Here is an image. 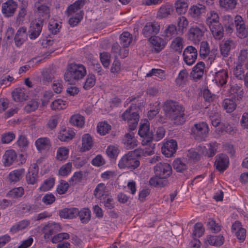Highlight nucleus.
<instances>
[{
  "instance_id": "338daca9",
  "label": "nucleus",
  "mask_w": 248,
  "mask_h": 248,
  "mask_svg": "<svg viewBox=\"0 0 248 248\" xmlns=\"http://www.w3.org/2000/svg\"><path fill=\"white\" fill-rule=\"evenodd\" d=\"M165 33L166 37L170 39L177 34L176 27L173 25H169L165 30Z\"/></svg>"
},
{
  "instance_id": "cd10ccee",
  "label": "nucleus",
  "mask_w": 248,
  "mask_h": 248,
  "mask_svg": "<svg viewBox=\"0 0 248 248\" xmlns=\"http://www.w3.org/2000/svg\"><path fill=\"white\" fill-rule=\"evenodd\" d=\"M24 173L25 170L23 168L15 170L9 173V179L11 182L18 181L23 177Z\"/></svg>"
},
{
  "instance_id": "473e14b6",
  "label": "nucleus",
  "mask_w": 248,
  "mask_h": 248,
  "mask_svg": "<svg viewBox=\"0 0 248 248\" xmlns=\"http://www.w3.org/2000/svg\"><path fill=\"white\" fill-rule=\"evenodd\" d=\"M228 78V73L224 70L219 71L216 73V80L221 86L226 84Z\"/></svg>"
},
{
  "instance_id": "3c124183",
  "label": "nucleus",
  "mask_w": 248,
  "mask_h": 248,
  "mask_svg": "<svg viewBox=\"0 0 248 248\" xmlns=\"http://www.w3.org/2000/svg\"><path fill=\"white\" fill-rule=\"evenodd\" d=\"M110 125L105 122L99 123L97 127L98 133L102 135H105L110 130Z\"/></svg>"
},
{
  "instance_id": "4be33fe9",
  "label": "nucleus",
  "mask_w": 248,
  "mask_h": 248,
  "mask_svg": "<svg viewBox=\"0 0 248 248\" xmlns=\"http://www.w3.org/2000/svg\"><path fill=\"white\" fill-rule=\"evenodd\" d=\"M233 17L229 15L223 16V24L227 33L231 34L234 30V21Z\"/></svg>"
},
{
  "instance_id": "f3484780",
  "label": "nucleus",
  "mask_w": 248,
  "mask_h": 248,
  "mask_svg": "<svg viewBox=\"0 0 248 248\" xmlns=\"http://www.w3.org/2000/svg\"><path fill=\"white\" fill-rule=\"evenodd\" d=\"M212 33L216 39L220 40L223 36L224 30L223 26L219 23L210 24Z\"/></svg>"
},
{
  "instance_id": "69168bd1",
  "label": "nucleus",
  "mask_w": 248,
  "mask_h": 248,
  "mask_svg": "<svg viewBox=\"0 0 248 248\" xmlns=\"http://www.w3.org/2000/svg\"><path fill=\"white\" fill-rule=\"evenodd\" d=\"M83 177V174L81 171L76 172L69 180V183L71 185H75L79 182Z\"/></svg>"
},
{
  "instance_id": "603ef678",
  "label": "nucleus",
  "mask_w": 248,
  "mask_h": 248,
  "mask_svg": "<svg viewBox=\"0 0 248 248\" xmlns=\"http://www.w3.org/2000/svg\"><path fill=\"white\" fill-rule=\"evenodd\" d=\"M24 193V190L22 187L14 188L8 192V195L12 198L21 197Z\"/></svg>"
},
{
  "instance_id": "de8ad7c7",
  "label": "nucleus",
  "mask_w": 248,
  "mask_h": 248,
  "mask_svg": "<svg viewBox=\"0 0 248 248\" xmlns=\"http://www.w3.org/2000/svg\"><path fill=\"white\" fill-rule=\"evenodd\" d=\"M188 78V73L186 69L181 70L178 75V77L175 79L176 84L180 86L184 84L187 80Z\"/></svg>"
},
{
  "instance_id": "4468645a",
  "label": "nucleus",
  "mask_w": 248,
  "mask_h": 248,
  "mask_svg": "<svg viewBox=\"0 0 248 248\" xmlns=\"http://www.w3.org/2000/svg\"><path fill=\"white\" fill-rule=\"evenodd\" d=\"M160 29V26L157 24L152 22L147 23L142 30V34L145 37L157 34Z\"/></svg>"
},
{
  "instance_id": "e2e57ef3",
  "label": "nucleus",
  "mask_w": 248,
  "mask_h": 248,
  "mask_svg": "<svg viewBox=\"0 0 248 248\" xmlns=\"http://www.w3.org/2000/svg\"><path fill=\"white\" fill-rule=\"evenodd\" d=\"M69 238V235L68 233L66 232H61L54 235L52 238V242L53 243H57L64 239H68Z\"/></svg>"
},
{
  "instance_id": "2f4dec72",
  "label": "nucleus",
  "mask_w": 248,
  "mask_h": 248,
  "mask_svg": "<svg viewBox=\"0 0 248 248\" xmlns=\"http://www.w3.org/2000/svg\"><path fill=\"white\" fill-rule=\"evenodd\" d=\"M173 6L170 5H162L159 9L157 13V16L160 18H164L170 15L173 12Z\"/></svg>"
},
{
  "instance_id": "bb28decb",
  "label": "nucleus",
  "mask_w": 248,
  "mask_h": 248,
  "mask_svg": "<svg viewBox=\"0 0 248 248\" xmlns=\"http://www.w3.org/2000/svg\"><path fill=\"white\" fill-rule=\"evenodd\" d=\"M186 160L185 159L177 158L173 162V167L176 171L183 172L187 169Z\"/></svg>"
},
{
  "instance_id": "864d4df0",
  "label": "nucleus",
  "mask_w": 248,
  "mask_h": 248,
  "mask_svg": "<svg viewBox=\"0 0 248 248\" xmlns=\"http://www.w3.org/2000/svg\"><path fill=\"white\" fill-rule=\"evenodd\" d=\"M65 103L61 99H56L51 103L50 107L53 110L62 109L65 108Z\"/></svg>"
},
{
  "instance_id": "a18cd8bd",
  "label": "nucleus",
  "mask_w": 248,
  "mask_h": 248,
  "mask_svg": "<svg viewBox=\"0 0 248 248\" xmlns=\"http://www.w3.org/2000/svg\"><path fill=\"white\" fill-rule=\"evenodd\" d=\"M95 77L93 74H89L88 75L86 81L83 86L84 89L88 90L93 87L95 84Z\"/></svg>"
},
{
  "instance_id": "1a4fd4ad",
  "label": "nucleus",
  "mask_w": 248,
  "mask_h": 248,
  "mask_svg": "<svg viewBox=\"0 0 248 248\" xmlns=\"http://www.w3.org/2000/svg\"><path fill=\"white\" fill-rule=\"evenodd\" d=\"M177 149V143L175 140H171L166 141L162 146V154L167 157H170L176 153Z\"/></svg>"
},
{
  "instance_id": "e433bc0d",
  "label": "nucleus",
  "mask_w": 248,
  "mask_h": 248,
  "mask_svg": "<svg viewBox=\"0 0 248 248\" xmlns=\"http://www.w3.org/2000/svg\"><path fill=\"white\" fill-rule=\"evenodd\" d=\"M83 151L89 150L93 146V140L91 136L88 134H84L82 136Z\"/></svg>"
},
{
  "instance_id": "c85d7f7f",
  "label": "nucleus",
  "mask_w": 248,
  "mask_h": 248,
  "mask_svg": "<svg viewBox=\"0 0 248 248\" xmlns=\"http://www.w3.org/2000/svg\"><path fill=\"white\" fill-rule=\"evenodd\" d=\"M222 106L227 112L231 113L236 108V103L233 98H226L223 100Z\"/></svg>"
},
{
  "instance_id": "0e129e2a",
  "label": "nucleus",
  "mask_w": 248,
  "mask_h": 248,
  "mask_svg": "<svg viewBox=\"0 0 248 248\" xmlns=\"http://www.w3.org/2000/svg\"><path fill=\"white\" fill-rule=\"evenodd\" d=\"M208 228L214 232L217 233L220 231V226L218 223H216V221L213 219L210 218L207 223Z\"/></svg>"
},
{
  "instance_id": "774afa93",
  "label": "nucleus",
  "mask_w": 248,
  "mask_h": 248,
  "mask_svg": "<svg viewBox=\"0 0 248 248\" xmlns=\"http://www.w3.org/2000/svg\"><path fill=\"white\" fill-rule=\"evenodd\" d=\"M72 164L70 163H66L61 167L59 170V173L62 176L67 175L71 171Z\"/></svg>"
},
{
  "instance_id": "5701e85b",
  "label": "nucleus",
  "mask_w": 248,
  "mask_h": 248,
  "mask_svg": "<svg viewBox=\"0 0 248 248\" xmlns=\"http://www.w3.org/2000/svg\"><path fill=\"white\" fill-rule=\"evenodd\" d=\"M74 131L71 128L62 129L58 135V138L62 141H66L72 140L75 136Z\"/></svg>"
},
{
  "instance_id": "ea45409f",
  "label": "nucleus",
  "mask_w": 248,
  "mask_h": 248,
  "mask_svg": "<svg viewBox=\"0 0 248 248\" xmlns=\"http://www.w3.org/2000/svg\"><path fill=\"white\" fill-rule=\"evenodd\" d=\"M224 237L222 235L209 236L208 239L209 243L212 246H220L223 244Z\"/></svg>"
},
{
  "instance_id": "2eb2a0df",
  "label": "nucleus",
  "mask_w": 248,
  "mask_h": 248,
  "mask_svg": "<svg viewBox=\"0 0 248 248\" xmlns=\"http://www.w3.org/2000/svg\"><path fill=\"white\" fill-rule=\"evenodd\" d=\"M203 32L199 27L193 26L188 31V38L193 41L199 42L201 40Z\"/></svg>"
},
{
  "instance_id": "c9c22d12",
  "label": "nucleus",
  "mask_w": 248,
  "mask_h": 248,
  "mask_svg": "<svg viewBox=\"0 0 248 248\" xmlns=\"http://www.w3.org/2000/svg\"><path fill=\"white\" fill-rule=\"evenodd\" d=\"M232 44V41L227 40L220 45V53L223 57H226L229 55Z\"/></svg>"
},
{
  "instance_id": "4d7b16f0",
  "label": "nucleus",
  "mask_w": 248,
  "mask_h": 248,
  "mask_svg": "<svg viewBox=\"0 0 248 248\" xmlns=\"http://www.w3.org/2000/svg\"><path fill=\"white\" fill-rule=\"evenodd\" d=\"M177 22L178 31L183 33L184 30L186 28L188 24L187 19L184 16L180 17Z\"/></svg>"
},
{
  "instance_id": "bf43d9fd",
  "label": "nucleus",
  "mask_w": 248,
  "mask_h": 248,
  "mask_svg": "<svg viewBox=\"0 0 248 248\" xmlns=\"http://www.w3.org/2000/svg\"><path fill=\"white\" fill-rule=\"evenodd\" d=\"M210 48L207 42H202L201 44L200 54L202 57L205 58L209 53Z\"/></svg>"
},
{
  "instance_id": "37998d69",
  "label": "nucleus",
  "mask_w": 248,
  "mask_h": 248,
  "mask_svg": "<svg viewBox=\"0 0 248 248\" xmlns=\"http://www.w3.org/2000/svg\"><path fill=\"white\" fill-rule=\"evenodd\" d=\"M44 229L48 230L49 235H52L54 233L61 231L62 229L61 225L59 223L55 222L48 223L45 225Z\"/></svg>"
},
{
  "instance_id": "052dcab7",
  "label": "nucleus",
  "mask_w": 248,
  "mask_h": 248,
  "mask_svg": "<svg viewBox=\"0 0 248 248\" xmlns=\"http://www.w3.org/2000/svg\"><path fill=\"white\" fill-rule=\"evenodd\" d=\"M206 21L208 23L216 24L219 22V16L217 13L214 11L210 13L209 16L207 18Z\"/></svg>"
},
{
  "instance_id": "6e6552de",
  "label": "nucleus",
  "mask_w": 248,
  "mask_h": 248,
  "mask_svg": "<svg viewBox=\"0 0 248 248\" xmlns=\"http://www.w3.org/2000/svg\"><path fill=\"white\" fill-rule=\"evenodd\" d=\"M183 56L185 62L188 65H191L197 59L198 56L197 50L193 46H188L184 50Z\"/></svg>"
},
{
  "instance_id": "a211bd4d",
  "label": "nucleus",
  "mask_w": 248,
  "mask_h": 248,
  "mask_svg": "<svg viewBox=\"0 0 248 248\" xmlns=\"http://www.w3.org/2000/svg\"><path fill=\"white\" fill-rule=\"evenodd\" d=\"M27 38L26 28L22 27L20 28L16 34L14 40L16 45L20 46Z\"/></svg>"
},
{
  "instance_id": "58836bf2",
  "label": "nucleus",
  "mask_w": 248,
  "mask_h": 248,
  "mask_svg": "<svg viewBox=\"0 0 248 248\" xmlns=\"http://www.w3.org/2000/svg\"><path fill=\"white\" fill-rule=\"evenodd\" d=\"M175 8L177 13L179 15L185 14L188 8V4L184 0H178L175 2Z\"/></svg>"
},
{
  "instance_id": "c03bdc74",
  "label": "nucleus",
  "mask_w": 248,
  "mask_h": 248,
  "mask_svg": "<svg viewBox=\"0 0 248 248\" xmlns=\"http://www.w3.org/2000/svg\"><path fill=\"white\" fill-rule=\"evenodd\" d=\"M233 73L234 76L238 79L242 80L244 78L245 72L243 65L241 63H237L233 68Z\"/></svg>"
},
{
  "instance_id": "4c0bfd02",
  "label": "nucleus",
  "mask_w": 248,
  "mask_h": 248,
  "mask_svg": "<svg viewBox=\"0 0 248 248\" xmlns=\"http://www.w3.org/2000/svg\"><path fill=\"white\" fill-rule=\"evenodd\" d=\"M38 207L35 204H21L19 206V210L23 213L31 214L38 211Z\"/></svg>"
},
{
  "instance_id": "aec40b11",
  "label": "nucleus",
  "mask_w": 248,
  "mask_h": 248,
  "mask_svg": "<svg viewBox=\"0 0 248 248\" xmlns=\"http://www.w3.org/2000/svg\"><path fill=\"white\" fill-rule=\"evenodd\" d=\"M150 42L155 47L156 53L160 52L165 46L166 43L164 40L156 36H153L149 38Z\"/></svg>"
},
{
  "instance_id": "9b49d317",
  "label": "nucleus",
  "mask_w": 248,
  "mask_h": 248,
  "mask_svg": "<svg viewBox=\"0 0 248 248\" xmlns=\"http://www.w3.org/2000/svg\"><path fill=\"white\" fill-rule=\"evenodd\" d=\"M228 164L229 158L226 155L221 154L216 156L215 166L219 171H224L227 168Z\"/></svg>"
},
{
  "instance_id": "ddd939ff",
  "label": "nucleus",
  "mask_w": 248,
  "mask_h": 248,
  "mask_svg": "<svg viewBox=\"0 0 248 248\" xmlns=\"http://www.w3.org/2000/svg\"><path fill=\"white\" fill-rule=\"evenodd\" d=\"M42 21H33L31 24L29 30V35L31 39L36 38L40 34L43 25Z\"/></svg>"
},
{
  "instance_id": "5fc2aeb1",
  "label": "nucleus",
  "mask_w": 248,
  "mask_h": 248,
  "mask_svg": "<svg viewBox=\"0 0 248 248\" xmlns=\"http://www.w3.org/2000/svg\"><path fill=\"white\" fill-rule=\"evenodd\" d=\"M68 155V150L66 147H61L58 149L57 153V158L60 160H65Z\"/></svg>"
},
{
  "instance_id": "680f3d73",
  "label": "nucleus",
  "mask_w": 248,
  "mask_h": 248,
  "mask_svg": "<svg viewBox=\"0 0 248 248\" xmlns=\"http://www.w3.org/2000/svg\"><path fill=\"white\" fill-rule=\"evenodd\" d=\"M101 201L108 209H111L114 207L113 200L109 195L107 196H106L105 197H103Z\"/></svg>"
},
{
  "instance_id": "393cba45",
  "label": "nucleus",
  "mask_w": 248,
  "mask_h": 248,
  "mask_svg": "<svg viewBox=\"0 0 248 248\" xmlns=\"http://www.w3.org/2000/svg\"><path fill=\"white\" fill-rule=\"evenodd\" d=\"M16 152L12 150H7L3 155L4 164L6 166H9L16 159Z\"/></svg>"
},
{
  "instance_id": "f03ea898",
  "label": "nucleus",
  "mask_w": 248,
  "mask_h": 248,
  "mask_svg": "<svg viewBox=\"0 0 248 248\" xmlns=\"http://www.w3.org/2000/svg\"><path fill=\"white\" fill-rule=\"evenodd\" d=\"M86 74V70L83 65L71 64L65 72L64 78L68 84H73L76 81L82 78Z\"/></svg>"
},
{
  "instance_id": "6ab92c4d",
  "label": "nucleus",
  "mask_w": 248,
  "mask_h": 248,
  "mask_svg": "<svg viewBox=\"0 0 248 248\" xmlns=\"http://www.w3.org/2000/svg\"><path fill=\"white\" fill-rule=\"evenodd\" d=\"M35 144L37 149L39 152H42L49 149L51 146V142L48 138L42 137L36 140Z\"/></svg>"
},
{
  "instance_id": "412c9836",
  "label": "nucleus",
  "mask_w": 248,
  "mask_h": 248,
  "mask_svg": "<svg viewBox=\"0 0 248 248\" xmlns=\"http://www.w3.org/2000/svg\"><path fill=\"white\" fill-rule=\"evenodd\" d=\"M205 64L203 62H200L193 67L191 75L194 79H200L203 75Z\"/></svg>"
},
{
  "instance_id": "49530a36",
  "label": "nucleus",
  "mask_w": 248,
  "mask_h": 248,
  "mask_svg": "<svg viewBox=\"0 0 248 248\" xmlns=\"http://www.w3.org/2000/svg\"><path fill=\"white\" fill-rule=\"evenodd\" d=\"M236 0H220V6L226 10H232L234 9L236 4Z\"/></svg>"
},
{
  "instance_id": "0eeeda50",
  "label": "nucleus",
  "mask_w": 248,
  "mask_h": 248,
  "mask_svg": "<svg viewBox=\"0 0 248 248\" xmlns=\"http://www.w3.org/2000/svg\"><path fill=\"white\" fill-rule=\"evenodd\" d=\"M154 172L156 177L160 179H166L172 173L171 166L167 163L160 162L154 167Z\"/></svg>"
},
{
  "instance_id": "423d86ee",
  "label": "nucleus",
  "mask_w": 248,
  "mask_h": 248,
  "mask_svg": "<svg viewBox=\"0 0 248 248\" xmlns=\"http://www.w3.org/2000/svg\"><path fill=\"white\" fill-rule=\"evenodd\" d=\"M138 133L140 137L143 138L141 141L143 145H148L151 146L153 139V133L152 131H150L149 123L148 121L141 124Z\"/></svg>"
},
{
  "instance_id": "79ce46f5",
  "label": "nucleus",
  "mask_w": 248,
  "mask_h": 248,
  "mask_svg": "<svg viewBox=\"0 0 248 248\" xmlns=\"http://www.w3.org/2000/svg\"><path fill=\"white\" fill-rule=\"evenodd\" d=\"M171 46L175 51L181 53L183 47L182 38L180 37H176L172 42Z\"/></svg>"
},
{
  "instance_id": "a878e982",
  "label": "nucleus",
  "mask_w": 248,
  "mask_h": 248,
  "mask_svg": "<svg viewBox=\"0 0 248 248\" xmlns=\"http://www.w3.org/2000/svg\"><path fill=\"white\" fill-rule=\"evenodd\" d=\"M123 142L127 149L134 148L137 145V140L134 137L133 134H126L123 139Z\"/></svg>"
},
{
  "instance_id": "39448f33",
  "label": "nucleus",
  "mask_w": 248,
  "mask_h": 248,
  "mask_svg": "<svg viewBox=\"0 0 248 248\" xmlns=\"http://www.w3.org/2000/svg\"><path fill=\"white\" fill-rule=\"evenodd\" d=\"M130 154L128 153L124 155L119 162L118 166L121 169L128 168L133 170L137 168L140 165V162L137 158H135Z\"/></svg>"
},
{
  "instance_id": "f257e3e1",
  "label": "nucleus",
  "mask_w": 248,
  "mask_h": 248,
  "mask_svg": "<svg viewBox=\"0 0 248 248\" xmlns=\"http://www.w3.org/2000/svg\"><path fill=\"white\" fill-rule=\"evenodd\" d=\"M163 108L166 116L174 124L180 125L185 122V108L179 102L167 100L164 103Z\"/></svg>"
},
{
  "instance_id": "09e8293b",
  "label": "nucleus",
  "mask_w": 248,
  "mask_h": 248,
  "mask_svg": "<svg viewBox=\"0 0 248 248\" xmlns=\"http://www.w3.org/2000/svg\"><path fill=\"white\" fill-rule=\"evenodd\" d=\"M83 12L80 11L79 13L76 14L74 17L70 18L68 22L70 26L74 27L76 26L81 21L83 18Z\"/></svg>"
},
{
  "instance_id": "b1692460",
  "label": "nucleus",
  "mask_w": 248,
  "mask_h": 248,
  "mask_svg": "<svg viewBox=\"0 0 248 248\" xmlns=\"http://www.w3.org/2000/svg\"><path fill=\"white\" fill-rule=\"evenodd\" d=\"M13 99L16 102H22L28 97L24 89L16 88L12 92Z\"/></svg>"
},
{
  "instance_id": "f704fd0d",
  "label": "nucleus",
  "mask_w": 248,
  "mask_h": 248,
  "mask_svg": "<svg viewBox=\"0 0 248 248\" xmlns=\"http://www.w3.org/2000/svg\"><path fill=\"white\" fill-rule=\"evenodd\" d=\"M78 216L81 222L82 223L86 224L91 220V212L88 208H83L79 211Z\"/></svg>"
},
{
  "instance_id": "13d9d810",
  "label": "nucleus",
  "mask_w": 248,
  "mask_h": 248,
  "mask_svg": "<svg viewBox=\"0 0 248 248\" xmlns=\"http://www.w3.org/2000/svg\"><path fill=\"white\" fill-rule=\"evenodd\" d=\"M204 232V228L201 223H197L194 227L193 235L196 237H201Z\"/></svg>"
},
{
  "instance_id": "c756f323",
  "label": "nucleus",
  "mask_w": 248,
  "mask_h": 248,
  "mask_svg": "<svg viewBox=\"0 0 248 248\" xmlns=\"http://www.w3.org/2000/svg\"><path fill=\"white\" fill-rule=\"evenodd\" d=\"M106 186L103 183H100L96 186L94 191V196L99 199L100 200L103 197H105L108 195L107 192L106 191Z\"/></svg>"
},
{
  "instance_id": "7c9ffc66",
  "label": "nucleus",
  "mask_w": 248,
  "mask_h": 248,
  "mask_svg": "<svg viewBox=\"0 0 248 248\" xmlns=\"http://www.w3.org/2000/svg\"><path fill=\"white\" fill-rule=\"evenodd\" d=\"M133 36L129 32L124 31L120 36V44L124 47H127L132 43Z\"/></svg>"
},
{
  "instance_id": "6e6d98bb",
  "label": "nucleus",
  "mask_w": 248,
  "mask_h": 248,
  "mask_svg": "<svg viewBox=\"0 0 248 248\" xmlns=\"http://www.w3.org/2000/svg\"><path fill=\"white\" fill-rule=\"evenodd\" d=\"M54 71L52 69H47L43 73V81L49 82L54 78Z\"/></svg>"
},
{
  "instance_id": "72a5a7b5",
  "label": "nucleus",
  "mask_w": 248,
  "mask_h": 248,
  "mask_svg": "<svg viewBox=\"0 0 248 248\" xmlns=\"http://www.w3.org/2000/svg\"><path fill=\"white\" fill-rule=\"evenodd\" d=\"M205 11V7L202 4L192 6L189 9L191 15L194 17H197Z\"/></svg>"
},
{
  "instance_id": "f8f14e48",
  "label": "nucleus",
  "mask_w": 248,
  "mask_h": 248,
  "mask_svg": "<svg viewBox=\"0 0 248 248\" xmlns=\"http://www.w3.org/2000/svg\"><path fill=\"white\" fill-rule=\"evenodd\" d=\"M17 5L13 0H8L2 4L1 11L5 16H11L15 13Z\"/></svg>"
},
{
  "instance_id": "7ed1b4c3",
  "label": "nucleus",
  "mask_w": 248,
  "mask_h": 248,
  "mask_svg": "<svg viewBox=\"0 0 248 248\" xmlns=\"http://www.w3.org/2000/svg\"><path fill=\"white\" fill-rule=\"evenodd\" d=\"M139 108L135 105H132L122 114V119L129 124V128L135 129L139 120Z\"/></svg>"
},
{
  "instance_id": "20e7f679",
  "label": "nucleus",
  "mask_w": 248,
  "mask_h": 248,
  "mask_svg": "<svg viewBox=\"0 0 248 248\" xmlns=\"http://www.w3.org/2000/svg\"><path fill=\"white\" fill-rule=\"evenodd\" d=\"M209 132L208 124L205 122L195 124L191 128V135L196 140H204Z\"/></svg>"
},
{
  "instance_id": "dca6fc26",
  "label": "nucleus",
  "mask_w": 248,
  "mask_h": 248,
  "mask_svg": "<svg viewBox=\"0 0 248 248\" xmlns=\"http://www.w3.org/2000/svg\"><path fill=\"white\" fill-rule=\"evenodd\" d=\"M79 210L77 208H65L61 210L59 215L61 217L64 218L72 219L78 216Z\"/></svg>"
},
{
  "instance_id": "8fccbe9b",
  "label": "nucleus",
  "mask_w": 248,
  "mask_h": 248,
  "mask_svg": "<svg viewBox=\"0 0 248 248\" xmlns=\"http://www.w3.org/2000/svg\"><path fill=\"white\" fill-rule=\"evenodd\" d=\"M55 179L54 178H49L46 180L40 187L41 191H46L50 189L54 185Z\"/></svg>"
},
{
  "instance_id": "9d476101",
  "label": "nucleus",
  "mask_w": 248,
  "mask_h": 248,
  "mask_svg": "<svg viewBox=\"0 0 248 248\" xmlns=\"http://www.w3.org/2000/svg\"><path fill=\"white\" fill-rule=\"evenodd\" d=\"M234 21L237 36L240 38L246 37L248 35V29L246 28L242 17L237 15L235 16Z\"/></svg>"
},
{
  "instance_id": "a19ab883",
  "label": "nucleus",
  "mask_w": 248,
  "mask_h": 248,
  "mask_svg": "<svg viewBox=\"0 0 248 248\" xmlns=\"http://www.w3.org/2000/svg\"><path fill=\"white\" fill-rule=\"evenodd\" d=\"M70 122L74 125L81 127L84 124V118L80 115H75L71 117Z\"/></svg>"
}]
</instances>
